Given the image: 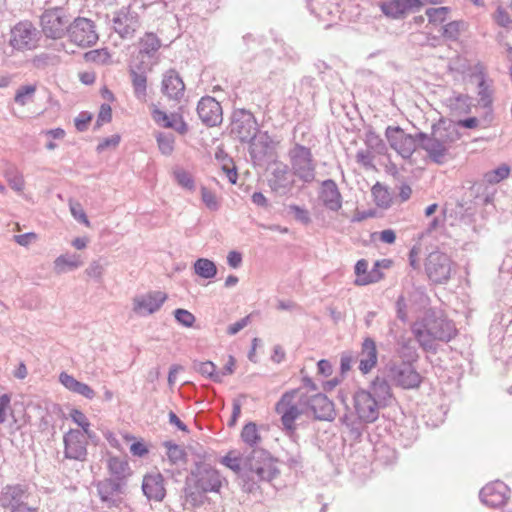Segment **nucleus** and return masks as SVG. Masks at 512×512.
<instances>
[{
	"label": "nucleus",
	"instance_id": "51",
	"mask_svg": "<svg viewBox=\"0 0 512 512\" xmlns=\"http://www.w3.org/2000/svg\"><path fill=\"white\" fill-rule=\"evenodd\" d=\"M510 167L507 164H502L496 169L489 171L485 174V179L488 183L496 184L506 179L510 175Z\"/></svg>",
	"mask_w": 512,
	"mask_h": 512
},
{
	"label": "nucleus",
	"instance_id": "8",
	"mask_svg": "<svg viewBox=\"0 0 512 512\" xmlns=\"http://www.w3.org/2000/svg\"><path fill=\"white\" fill-rule=\"evenodd\" d=\"M298 393V389L285 392L275 405V411L281 416V424L287 434H293L295 432V421L305 413V410L299 408L295 403V398Z\"/></svg>",
	"mask_w": 512,
	"mask_h": 512
},
{
	"label": "nucleus",
	"instance_id": "21",
	"mask_svg": "<svg viewBox=\"0 0 512 512\" xmlns=\"http://www.w3.org/2000/svg\"><path fill=\"white\" fill-rule=\"evenodd\" d=\"M142 491L148 500L162 501L166 495L162 474L159 472L146 474L142 481Z\"/></svg>",
	"mask_w": 512,
	"mask_h": 512
},
{
	"label": "nucleus",
	"instance_id": "43",
	"mask_svg": "<svg viewBox=\"0 0 512 512\" xmlns=\"http://www.w3.org/2000/svg\"><path fill=\"white\" fill-rule=\"evenodd\" d=\"M84 60L96 65H107L111 62V54L107 48L94 49L84 54Z\"/></svg>",
	"mask_w": 512,
	"mask_h": 512
},
{
	"label": "nucleus",
	"instance_id": "33",
	"mask_svg": "<svg viewBox=\"0 0 512 512\" xmlns=\"http://www.w3.org/2000/svg\"><path fill=\"white\" fill-rule=\"evenodd\" d=\"M82 264L83 261L81 260L80 255L75 253H65L61 254L54 260L53 269L56 274L60 275L69 271H74L81 267Z\"/></svg>",
	"mask_w": 512,
	"mask_h": 512
},
{
	"label": "nucleus",
	"instance_id": "1",
	"mask_svg": "<svg viewBox=\"0 0 512 512\" xmlns=\"http://www.w3.org/2000/svg\"><path fill=\"white\" fill-rule=\"evenodd\" d=\"M221 463L238 475L246 493L256 492L261 482H270L279 474L273 457L262 448L245 451L240 456L230 451L221 459Z\"/></svg>",
	"mask_w": 512,
	"mask_h": 512
},
{
	"label": "nucleus",
	"instance_id": "29",
	"mask_svg": "<svg viewBox=\"0 0 512 512\" xmlns=\"http://www.w3.org/2000/svg\"><path fill=\"white\" fill-rule=\"evenodd\" d=\"M292 183L293 181L286 165L280 164L273 169L269 179V185L272 190L285 193L291 189Z\"/></svg>",
	"mask_w": 512,
	"mask_h": 512
},
{
	"label": "nucleus",
	"instance_id": "47",
	"mask_svg": "<svg viewBox=\"0 0 512 512\" xmlns=\"http://www.w3.org/2000/svg\"><path fill=\"white\" fill-rule=\"evenodd\" d=\"M106 266L107 263H102L101 260H93L85 269V274L97 283H102Z\"/></svg>",
	"mask_w": 512,
	"mask_h": 512
},
{
	"label": "nucleus",
	"instance_id": "19",
	"mask_svg": "<svg viewBox=\"0 0 512 512\" xmlns=\"http://www.w3.org/2000/svg\"><path fill=\"white\" fill-rule=\"evenodd\" d=\"M167 300L162 291H150L133 299V311L139 316H147L157 312Z\"/></svg>",
	"mask_w": 512,
	"mask_h": 512
},
{
	"label": "nucleus",
	"instance_id": "23",
	"mask_svg": "<svg viewBox=\"0 0 512 512\" xmlns=\"http://www.w3.org/2000/svg\"><path fill=\"white\" fill-rule=\"evenodd\" d=\"M389 381L388 377L378 375L369 386L368 391L381 407L390 406L395 400Z\"/></svg>",
	"mask_w": 512,
	"mask_h": 512
},
{
	"label": "nucleus",
	"instance_id": "38",
	"mask_svg": "<svg viewBox=\"0 0 512 512\" xmlns=\"http://www.w3.org/2000/svg\"><path fill=\"white\" fill-rule=\"evenodd\" d=\"M130 76L136 98L142 100L146 97L147 92V77L145 72H138L131 66Z\"/></svg>",
	"mask_w": 512,
	"mask_h": 512
},
{
	"label": "nucleus",
	"instance_id": "48",
	"mask_svg": "<svg viewBox=\"0 0 512 512\" xmlns=\"http://www.w3.org/2000/svg\"><path fill=\"white\" fill-rule=\"evenodd\" d=\"M449 12L450 8L448 7H438L426 9L425 14L428 18L429 23L433 25H438L446 21Z\"/></svg>",
	"mask_w": 512,
	"mask_h": 512
},
{
	"label": "nucleus",
	"instance_id": "57",
	"mask_svg": "<svg viewBox=\"0 0 512 512\" xmlns=\"http://www.w3.org/2000/svg\"><path fill=\"white\" fill-rule=\"evenodd\" d=\"M174 317L179 324L187 328L192 327L196 321L195 316L190 311L182 308L174 311Z\"/></svg>",
	"mask_w": 512,
	"mask_h": 512
},
{
	"label": "nucleus",
	"instance_id": "46",
	"mask_svg": "<svg viewBox=\"0 0 512 512\" xmlns=\"http://www.w3.org/2000/svg\"><path fill=\"white\" fill-rule=\"evenodd\" d=\"M193 368L201 375L210 378L214 382H221L220 373L216 370V365L213 362H194Z\"/></svg>",
	"mask_w": 512,
	"mask_h": 512
},
{
	"label": "nucleus",
	"instance_id": "3",
	"mask_svg": "<svg viewBox=\"0 0 512 512\" xmlns=\"http://www.w3.org/2000/svg\"><path fill=\"white\" fill-rule=\"evenodd\" d=\"M417 137L419 146L429 158L437 164H443L452 145L460 139V133L452 124L438 123L432 125L430 135L419 132Z\"/></svg>",
	"mask_w": 512,
	"mask_h": 512
},
{
	"label": "nucleus",
	"instance_id": "35",
	"mask_svg": "<svg viewBox=\"0 0 512 512\" xmlns=\"http://www.w3.org/2000/svg\"><path fill=\"white\" fill-rule=\"evenodd\" d=\"M475 204L481 206L493 205L496 189L483 183H476L470 188Z\"/></svg>",
	"mask_w": 512,
	"mask_h": 512
},
{
	"label": "nucleus",
	"instance_id": "10",
	"mask_svg": "<svg viewBox=\"0 0 512 512\" xmlns=\"http://www.w3.org/2000/svg\"><path fill=\"white\" fill-rule=\"evenodd\" d=\"M453 262L442 252H431L425 261V270L428 278L436 284L448 282L452 274Z\"/></svg>",
	"mask_w": 512,
	"mask_h": 512
},
{
	"label": "nucleus",
	"instance_id": "13",
	"mask_svg": "<svg viewBox=\"0 0 512 512\" xmlns=\"http://www.w3.org/2000/svg\"><path fill=\"white\" fill-rule=\"evenodd\" d=\"M191 475L195 478L196 488L205 493L220 492L223 483L226 482L217 469L206 463L197 464Z\"/></svg>",
	"mask_w": 512,
	"mask_h": 512
},
{
	"label": "nucleus",
	"instance_id": "62",
	"mask_svg": "<svg viewBox=\"0 0 512 512\" xmlns=\"http://www.w3.org/2000/svg\"><path fill=\"white\" fill-rule=\"evenodd\" d=\"M174 177L177 183L188 190L194 189V180L191 175L184 170H177L174 172Z\"/></svg>",
	"mask_w": 512,
	"mask_h": 512
},
{
	"label": "nucleus",
	"instance_id": "40",
	"mask_svg": "<svg viewBox=\"0 0 512 512\" xmlns=\"http://www.w3.org/2000/svg\"><path fill=\"white\" fill-rule=\"evenodd\" d=\"M340 422L342 425H344L346 427L350 436L353 439H355V440L360 439V437L362 436V433H363V423L364 422L361 419H359L358 416H357V418H354L352 415L344 414L340 418Z\"/></svg>",
	"mask_w": 512,
	"mask_h": 512
},
{
	"label": "nucleus",
	"instance_id": "28",
	"mask_svg": "<svg viewBox=\"0 0 512 512\" xmlns=\"http://www.w3.org/2000/svg\"><path fill=\"white\" fill-rule=\"evenodd\" d=\"M27 496L25 486L21 484L7 485L1 495L2 506L12 509L18 505H24L26 504L24 500Z\"/></svg>",
	"mask_w": 512,
	"mask_h": 512
},
{
	"label": "nucleus",
	"instance_id": "20",
	"mask_svg": "<svg viewBox=\"0 0 512 512\" xmlns=\"http://www.w3.org/2000/svg\"><path fill=\"white\" fill-rule=\"evenodd\" d=\"M480 499L489 507H500L508 499V487L501 481L487 484L480 491Z\"/></svg>",
	"mask_w": 512,
	"mask_h": 512
},
{
	"label": "nucleus",
	"instance_id": "22",
	"mask_svg": "<svg viewBox=\"0 0 512 512\" xmlns=\"http://www.w3.org/2000/svg\"><path fill=\"white\" fill-rule=\"evenodd\" d=\"M161 91L165 96L172 100L178 101L183 97L185 84L176 70L170 69L164 73Z\"/></svg>",
	"mask_w": 512,
	"mask_h": 512
},
{
	"label": "nucleus",
	"instance_id": "54",
	"mask_svg": "<svg viewBox=\"0 0 512 512\" xmlns=\"http://www.w3.org/2000/svg\"><path fill=\"white\" fill-rule=\"evenodd\" d=\"M36 92L35 85H24L18 88L16 91L14 100L21 106L26 105L34 96Z\"/></svg>",
	"mask_w": 512,
	"mask_h": 512
},
{
	"label": "nucleus",
	"instance_id": "18",
	"mask_svg": "<svg viewBox=\"0 0 512 512\" xmlns=\"http://www.w3.org/2000/svg\"><path fill=\"white\" fill-rule=\"evenodd\" d=\"M196 110L199 119L207 127H214L222 123V107L215 98L211 96L202 97L197 104Z\"/></svg>",
	"mask_w": 512,
	"mask_h": 512
},
{
	"label": "nucleus",
	"instance_id": "61",
	"mask_svg": "<svg viewBox=\"0 0 512 512\" xmlns=\"http://www.w3.org/2000/svg\"><path fill=\"white\" fill-rule=\"evenodd\" d=\"M374 157L370 150H358L356 153V161L366 169H375L373 163Z\"/></svg>",
	"mask_w": 512,
	"mask_h": 512
},
{
	"label": "nucleus",
	"instance_id": "42",
	"mask_svg": "<svg viewBox=\"0 0 512 512\" xmlns=\"http://www.w3.org/2000/svg\"><path fill=\"white\" fill-rule=\"evenodd\" d=\"M185 502L188 503L191 507H199L204 503V494L201 489L196 488V483L194 486L186 483V486L183 489Z\"/></svg>",
	"mask_w": 512,
	"mask_h": 512
},
{
	"label": "nucleus",
	"instance_id": "45",
	"mask_svg": "<svg viewBox=\"0 0 512 512\" xmlns=\"http://www.w3.org/2000/svg\"><path fill=\"white\" fill-rule=\"evenodd\" d=\"M372 195L375 204L380 208H388L391 205V196L387 188L380 183L372 187Z\"/></svg>",
	"mask_w": 512,
	"mask_h": 512
},
{
	"label": "nucleus",
	"instance_id": "16",
	"mask_svg": "<svg viewBox=\"0 0 512 512\" xmlns=\"http://www.w3.org/2000/svg\"><path fill=\"white\" fill-rule=\"evenodd\" d=\"M299 403L309 409L317 420L332 421L335 418L334 404L325 394L301 395Z\"/></svg>",
	"mask_w": 512,
	"mask_h": 512
},
{
	"label": "nucleus",
	"instance_id": "59",
	"mask_svg": "<svg viewBox=\"0 0 512 512\" xmlns=\"http://www.w3.org/2000/svg\"><path fill=\"white\" fill-rule=\"evenodd\" d=\"M70 417L71 419L78 425L80 426L82 429H83V433L84 434H87V436H91L90 435V422L88 420V418L86 417V415L78 410V409H73L70 413Z\"/></svg>",
	"mask_w": 512,
	"mask_h": 512
},
{
	"label": "nucleus",
	"instance_id": "52",
	"mask_svg": "<svg viewBox=\"0 0 512 512\" xmlns=\"http://www.w3.org/2000/svg\"><path fill=\"white\" fill-rule=\"evenodd\" d=\"M449 107L459 113L468 112L470 98L464 94H458L448 99Z\"/></svg>",
	"mask_w": 512,
	"mask_h": 512
},
{
	"label": "nucleus",
	"instance_id": "64",
	"mask_svg": "<svg viewBox=\"0 0 512 512\" xmlns=\"http://www.w3.org/2000/svg\"><path fill=\"white\" fill-rule=\"evenodd\" d=\"M397 318L406 323L408 321L407 303L403 295H400L395 303Z\"/></svg>",
	"mask_w": 512,
	"mask_h": 512
},
{
	"label": "nucleus",
	"instance_id": "30",
	"mask_svg": "<svg viewBox=\"0 0 512 512\" xmlns=\"http://www.w3.org/2000/svg\"><path fill=\"white\" fill-rule=\"evenodd\" d=\"M123 483L118 480L104 479L97 484L98 495L102 502L109 505L116 503V496L122 492Z\"/></svg>",
	"mask_w": 512,
	"mask_h": 512
},
{
	"label": "nucleus",
	"instance_id": "55",
	"mask_svg": "<svg viewBox=\"0 0 512 512\" xmlns=\"http://www.w3.org/2000/svg\"><path fill=\"white\" fill-rule=\"evenodd\" d=\"M479 104L482 107H489L492 104V93L489 86L486 84L484 76L478 84Z\"/></svg>",
	"mask_w": 512,
	"mask_h": 512
},
{
	"label": "nucleus",
	"instance_id": "6",
	"mask_svg": "<svg viewBox=\"0 0 512 512\" xmlns=\"http://www.w3.org/2000/svg\"><path fill=\"white\" fill-rule=\"evenodd\" d=\"M40 32L29 20H22L10 29L9 46L18 52L34 50L38 47Z\"/></svg>",
	"mask_w": 512,
	"mask_h": 512
},
{
	"label": "nucleus",
	"instance_id": "11",
	"mask_svg": "<svg viewBox=\"0 0 512 512\" xmlns=\"http://www.w3.org/2000/svg\"><path fill=\"white\" fill-rule=\"evenodd\" d=\"M258 125L254 115L245 109H236L232 114L230 134L241 142L252 140L256 136Z\"/></svg>",
	"mask_w": 512,
	"mask_h": 512
},
{
	"label": "nucleus",
	"instance_id": "53",
	"mask_svg": "<svg viewBox=\"0 0 512 512\" xmlns=\"http://www.w3.org/2000/svg\"><path fill=\"white\" fill-rule=\"evenodd\" d=\"M41 134L47 137L48 142L46 143L45 147L50 151L55 150L58 147V145L54 141L62 140L66 135L65 130L62 128L43 130Z\"/></svg>",
	"mask_w": 512,
	"mask_h": 512
},
{
	"label": "nucleus",
	"instance_id": "15",
	"mask_svg": "<svg viewBox=\"0 0 512 512\" xmlns=\"http://www.w3.org/2000/svg\"><path fill=\"white\" fill-rule=\"evenodd\" d=\"M353 406L356 415L364 423H373L379 417L381 406L376 402L371 392L359 389L353 395Z\"/></svg>",
	"mask_w": 512,
	"mask_h": 512
},
{
	"label": "nucleus",
	"instance_id": "41",
	"mask_svg": "<svg viewBox=\"0 0 512 512\" xmlns=\"http://www.w3.org/2000/svg\"><path fill=\"white\" fill-rule=\"evenodd\" d=\"M194 272L202 278L210 279L217 274V267L213 261L207 258H199L194 263Z\"/></svg>",
	"mask_w": 512,
	"mask_h": 512
},
{
	"label": "nucleus",
	"instance_id": "37",
	"mask_svg": "<svg viewBox=\"0 0 512 512\" xmlns=\"http://www.w3.org/2000/svg\"><path fill=\"white\" fill-rule=\"evenodd\" d=\"M241 439L252 449L259 448V445L262 442V438L258 431L257 425L254 422H249L242 428Z\"/></svg>",
	"mask_w": 512,
	"mask_h": 512
},
{
	"label": "nucleus",
	"instance_id": "24",
	"mask_svg": "<svg viewBox=\"0 0 512 512\" xmlns=\"http://www.w3.org/2000/svg\"><path fill=\"white\" fill-rule=\"evenodd\" d=\"M319 198L328 210L336 212L342 207L341 193L336 182L332 179L322 182Z\"/></svg>",
	"mask_w": 512,
	"mask_h": 512
},
{
	"label": "nucleus",
	"instance_id": "31",
	"mask_svg": "<svg viewBox=\"0 0 512 512\" xmlns=\"http://www.w3.org/2000/svg\"><path fill=\"white\" fill-rule=\"evenodd\" d=\"M59 382L69 391L79 394L87 399L95 397V391L86 383L80 382L72 375L61 372L59 375Z\"/></svg>",
	"mask_w": 512,
	"mask_h": 512
},
{
	"label": "nucleus",
	"instance_id": "14",
	"mask_svg": "<svg viewBox=\"0 0 512 512\" xmlns=\"http://www.w3.org/2000/svg\"><path fill=\"white\" fill-rule=\"evenodd\" d=\"M113 29L122 39H132L141 26L139 14L130 6L122 7L115 12Z\"/></svg>",
	"mask_w": 512,
	"mask_h": 512
},
{
	"label": "nucleus",
	"instance_id": "12",
	"mask_svg": "<svg viewBox=\"0 0 512 512\" xmlns=\"http://www.w3.org/2000/svg\"><path fill=\"white\" fill-rule=\"evenodd\" d=\"M387 377L403 389H415L422 383L421 375L409 362L391 364L387 367Z\"/></svg>",
	"mask_w": 512,
	"mask_h": 512
},
{
	"label": "nucleus",
	"instance_id": "63",
	"mask_svg": "<svg viewBox=\"0 0 512 512\" xmlns=\"http://www.w3.org/2000/svg\"><path fill=\"white\" fill-rule=\"evenodd\" d=\"M112 120V109L109 104H102L97 116L96 126L101 127L104 123H109Z\"/></svg>",
	"mask_w": 512,
	"mask_h": 512
},
{
	"label": "nucleus",
	"instance_id": "26",
	"mask_svg": "<svg viewBox=\"0 0 512 512\" xmlns=\"http://www.w3.org/2000/svg\"><path fill=\"white\" fill-rule=\"evenodd\" d=\"M420 0H386L380 5L382 12L391 18L398 19L408 11L414 10Z\"/></svg>",
	"mask_w": 512,
	"mask_h": 512
},
{
	"label": "nucleus",
	"instance_id": "34",
	"mask_svg": "<svg viewBox=\"0 0 512 512\" xmlns=\"http://www.w3.org/2000/svg\"><path fill=\"white\" fill-rule=\"evenodd\" d=\"M107 469L111 475L110 479L118 480L123 484L125 479L131 474L127 460L116 456H110L107 459Z\"/></svg>",
	"mask_w": 512,
	"mask_h": 512
},
{
	"label": "nucleus",
	"instance_id": "50",
	"mask_svg": "<svg viewBox=\"0 0 512 512\" xmlns=\"http://www.w3.org/2000/svg\"><path fill=\"white\" fill-rule=\"evenodd\" d=\"M159 150L163 155H171L174 150L175 137L171 133H159L156 137Z\"/></svg>",
	"mask_w": 512,
	"mask_h": 512
},
{
	"label": "nucleus",
	"instance_id": "25",
	"mask_svg": "<svg viewBox=\"0 0 512 512\" xmlns=\"http://www.w3.org/2000/svg\"><path fill=\"white\" fill-rule=\"evenodd\" d=\"M151 115L154 122L160 127L174 129L180 134L187 132V124L178 114L172 113L168 115L166 112L154 106Z\"/></svg>",
	"mask_w": 512,
	"mask_h": 512
},
{
	"label": "nucleus",
	"instance_id": "7",
	"mask_svg": "<svg viewBox=\"0 0 512 512\" xmlns=\"http://www.w3.org/2000/svg\"><path fill=\"white\" fill-rule=\"evenodd\" d=\"M67 37L70 43L80 48L91 47L99 40L95 22L86 17H76L71 21Z\"/></svg>",
	"mask_w": 512,
	"mask_h": 512
},
{
	"label": "nucleus",
	"instance_id": "4",
	"mask_svg": "<svg viewBox=\"0 0 512 512\" xmlns=\"http://www.w3.org/2000/svg\"><path fill=\"white\" fill-rule=\"evenodd\" d=\"M291 170L303 183H312L316 177V162L309 147L295 143L288 151Z\"/></svg>",
	"mask_w": 512,
	"mask_h": 512
},
{
	"label": "nucleus",
	"instance_id": "49",
	"mask_svg": "<svg viewBox=\"0 0 512 512\" xmlns=\"http://www.w3.org/2000/svg\"><path fill=\"white\" fill-rule=\"evenodd\" d=\"M464 25L463 21H451L442 27V36L448 40L455 41L459 38Z\"/></svg>",
	"mask_w": 512,
	"mask_h": 512
},
{
	"label": "nucleus",
	"instance_id": "36",
	"mask_svg": "<svg viewBox=\"0 0 512 512\" xmlns=\"http://www.w3.org/2000/svg\"><path fill=\"white\" fill-rule=\"evenodd\" d=\"M140 50L139 54L147 55L152 57L161 47L160 39L152 32H147L140 38Z\"/></svg>",
	"mask_w": 512,
	"mask_h": 512
},
{
	"label": "nucleus",
	"instance_id": "17",
	"mask_svg": "<svg viewBox=\"0 0 512 512\" xmlns=\"http://www.w3.org/2000/svg\"><path fill=\"white\" fill-rule=\"evenodd\" d=\"M86 435L81 430L71 429L63 437L65 457L85 461L87 456Z\"/></svg>",
	"mask_w": 512,
	"mask_h": 512
},
{
	"label": "nucleus",
	"instance_id": "44",
	"mask_svg": "<svg viewBox=\"0 0 512 512\" xmlns=\"http://www.w3.org/2000/svg\"><path fill=\"white\" fill-rule=\"evenodd\" d=\"M368 262L365 259H360L355 265V274L358 276L355 283L357 285H367L374 283L378 278L374 277L371 273H367Z\"/></svg>",
	"mask_w": 512,
	"mask_h": 512
},
{
	"label": "nucleus",
	"instance_id": "56",
	"mask_svg": "<svg viewBox=\"0 0 512 512\" xmlns=\"http://www.w3.org/2000/svg\"><path fill=\"white\" fill-rule=\"evenodd\" d=\"M164 446L167 448V456L172 464H177L184 459L185 452L179 445L165 442Z\"/></svg>",
	"mask_w": 512,
	"mask_h": 512
},
{
	"label": "nucleus",
	"instance_id": "60",
	"mask_svg": "<svg viewBox=\"0 0 512 512\" xmlns=\"http://www.w3.org/2000/svg\"><path fill=\"white\" fill-rule=\"evenodd\" d=\"M290 213L294 215V218L304 225H308L311 222V218L307 209L300 207L295 204L288 206Z\"/></svg>",
	"mask_w": 512,
	"mask_h": 512
},
{
	"label": "nucleus",
	"instance_id": "9",
	"mask_svg": "<svg viewBox=\"0 0 512 512\" xmlns=\"http://www.w3.org/2000/svg\"><path fill=\"white\" fill-rule=\"evenodd\" d=\"M385 137L390 147L403 159H409L415 152L419 143L417 134H407L399 126H388L385 130Z\"/></svg>",
	"mask_w": 512,
	"mask_h": 512
},
{
	"label": "nucleus",
	"instance_id": "32",
	"mask_svg": "<svg viewBox=\"0 0 512 512\" xmlns=\"http://www.w3.org/2000/svg\"><path fill=\"white\" fill-rule=\"evenodd\" d=\"M249 154L253 162L258 163L265 159L268 155L270 147V137L265 134L254 136L252 140H249Z\"/></svg>",
	"mask_w": 512,
	"mask_h": 512
},
{
	"label": "nucleus",
	"instance_id": "2",
	"mask_svg": "<svg viewBox=\"0 0 512 512\" xmlns=\"http://www.w3.org/2000/svg\"><path fill=\"white\" fill-rule=\"evenodd\" d=\"M412 333L424 350L434 349V342L450 341L457 333L454 323L440 311L426 309L411 327Z\"/></svg>",
	"mask_w": 512,
	"mask_h": 512
},
{
	"label": "nucleus",
	"instance_id": "5",
	"mask_svg": "<svg viewBox=\"0 0 512 512\" xmlns=\"http://www.w3.org/2000/svg\"><path fill=\"white\" fill-rule=\"evenodd\" d=\"M71 23L70 13L63 7L44 10L40 17L41 31L46 38L58 40L67 35Z\"/></svg>",
	"mask_w": 512,
	"mask_h": 512
},
{
	"label": "nucleus",
	"instance_id": "58",
	"mask_svg": "<svg viewBox=\"0 0 512 512\" xmlns=\"http://www.w3.org/2000/svg\"><path fill=\"white\" fill-rule=\"evenodd\" d=\"M201 198L206 207L211 211H217L220 207L219 201L214 192L206 187L201 188Z\"/></svg>",
	"mask_w": 512,
	"mask_h": 512
},
{
	"label": "nucleus",
	"instance_id": "39",
	"mask_svg": "<svg viewBox=\"0 0 512 512\" xmlns=\"http://www.w3.org/2000/svg\"><path fill=\"white\" fill-rule=\"evenodd\" d=\"M365 145L367 149L371 152L384 155L387 152V147L383 139L378 135L375 131L369 130L365 134L364 139Z\"/></svg>",
	"mask_w": 512,
	"mask_h": 512
},
{
	"label": "nucleus",
	"instance_id": "27",
	"mask_svg": "<svg viewBox=\"0 0 512 512\" xmlns=\"http://www.w3.org/2000/svg\"><path fill=\"white\" fill-rule=\"evenodd\" d=\"M378 353L376 343L372 338H366L361 347L359 370L363 374L369 373L377 364Z\"/></svg>",
	"mask_w": 512,
	"mask_h": 512
}]
</instances>
